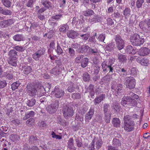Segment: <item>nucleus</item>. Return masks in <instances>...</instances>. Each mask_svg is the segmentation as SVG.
<instances>
[{
    "mask_svg": "<svg viewBox=\"0 0 150 150\" xmlns=\"http://www.w3.org/2000/svg\"><path fill=\"white\" fill-rule=\"evenodd\" d=\"M8 62L12 66L16 67L17 65V58L16 57H14L13 58H10Z\"/></svg>",
    "mask_w": 150,
    "mask_h": 150,
    "instance_id": "30",
    "label": "nucleus"
},
{
    "mask_svg": "<svg viewBox=\"0 0 150 150\" xmlns=\"http://www.w3.org/2000/svg\"><path fill=\"white\" fill-rule=\"evenodd\" d=\"M124 129L127 132H129L134 129V121L131 119V117L129 115L124 116Z\"/></svg>",
    "mask_w": 150,
    "mask_h": 150,
    "instance_id": "2",
    "label": "nucleus"
},
{
    "mask_svg": "<svg viewBox=\"0 0 150 150\" xmlns=\"http://www.w3.org/2000/svg\"><path fill=\"white\" fill-rule=\"evenodd\" d=\"M35 121V120L33 118H31L26 121V124L28 125H33L34 124Z\"/></svg>",
    "mask_w": 150,
    "mask_h": 150,
    "instance_id": "64",
    "label": "nucleus"
},
{
    "mask_svg": "<svg viewBox=\"0 0 150 150\" xmlns=\"http://www.w3.org/2000/svg\"><path fill=\"white\" fill-rule=\"evenodd\" d=\"M75 140L77 146L79 147H81L82 146V141L81 139L79 137H76Z\"/></svg>",
    "mask_w": 150,
    "mask_h": 150,
    "instance_id": "37",
    "label": "nucleus"
},
{
    "mask_svg": "<svg viewBox=\"0 0 150 150\" xmlns=\"http://www.w3.org/2000/svg\"><path fill=\"white\" fill-rule=\"evenodd\" d=\"M94 107H91L89 111L86 115L85 119L86 120H88L91 118L94 112Z\"/></svg>",
    "mask_w": 150,
    "mask_h": 150,
    "instance_id": "15",
    "label": "nucleus"
},
{
    "mask_svg": "<svg viewBox=\"0 0 150 150\" xmlns=\"http://www.w3.org/2000/svg\"><path fill=\"white\" fill-rule=\"evenodd\" d=\"M89 48V47L88 45H82L80 49L79 52L82 53L86 52Z\"/></svg>",
    "mask_w": 150,
    "mask_h": 150,
    "instance_id": "42",
    "label": "nucleus"
},
{
    "mask_svg": "<svg viewBox=\"0 0 150 150\" xmlns=\"http://www.w3.org/2000/svg\"><path fill=\"white\" fill-rule=\"evenodd\" d=\"M59 106V101L55 100L53 103L48 105L46 108L47 111L50 114H52L55 113Z\"/></svg>",
    "mask_w": 150,
    "mask_h": 150,
    "instance_id": "6",
    "label": "nucleus"
},
{
    "mask_svg": "<svg viewBox=\"0 0 150 150\" xmlns=\"http://www.w3.org/2000/svg\"><path fill=\"white\" fill-rule=\"evenodd\" d=\"M107 24L108 25L111 26L114 24V22L111 18H109L107 19Z\"/></svg>",
    "mask_w": 150,
    "mask_h": 150,
    "instance_id": "63",
    "label": "nucleus"
},
{
    "mask_svg": "<svg viewBox=\"0 0 150 150\" xmlns=\"http://www.w3.org/2000/svg\"><path fill=\"white\" fill-rule=\"evenodd\" d=\"M71 98L74 100L79 99L81 97V95L79 93H74L72 94Z\"/></svg>",
    "mask_w": 150,
    "mask_h": 150,
    "instance_id": "53",
    "label": "nucleus"
},
{
    "mask_svg": "<svg viewBox=\"0 0 150 150\" xmlns=\"http://www.w3.org/2000/svg\"><path fill=\"white\" fill-rule=\"evenodd\" d=\"M130 42L134 45L139 46L143 44L144 40H141L138 35V34L135 33L132 35L130 38Z\"/></svg>",
    "mask_w": 150,
    "mask_h": 150,
    "instance_id": "5",
    "label": "nucleus"
},
{
    "mask_svg": "<svg viewBox=\"0 0 150 150\" xmlns=\"http://www.w3.org/2000/svg\"><path fill=\"white\" fill-rule=\"evenodd\" d=\"M74 140L72 138H70L68 141V147L69 148H72L73 147L74 145Z\"/></svg>",
    "mask_w": 150,
    "mask_h": 150,
    "instance_id": "60",
    "label": "nucleus"
},
{
    "mask_svg": "<svg viewBox=\"0 0 150 150\" xmlns=\"http://www.w3.org/2000/svg\"><path fill=\"white\" fill-rule=\"evenodd\" d=\"M150 52V50L147 47H142L140 48L138 52L140 56H144L148 55Z\"/></svg>",
    "mask_w": 150,
    "mask_h": 150,
    "instance_id": "13",
    "label": "nucleus"
},
{
    "mask_svg": "<svg viewBox=\"0 0 150 150\" xmlns=\"http://www.w3.org/2000/svg\"><path fill=\"white\" fill-rule=\"evenodd\" d=\"M0 13L5 15H10L12 13L10 10L3 9L2 7L0 6Z\"/></svg>",
    "mask_w": 150,
    "mask_h": 150,
    "instance_id": "21",
    "label": "nucleus"
},
{
    "mask_svg": "<svg viewBox=\"0 0 150 150\" xmlns=\"http://www.w3.org/2000/svg\"><path fill=\"white\" fill-rule=\"evenodd\" d=\"M20 84L21 83L19 81H17L12 83L11 85V87L12 90L14 91L16 89H17Z\"/></svg>",
    "mask_w": 150,
    "mask_h": 150,
    "instance_id": "46",
    "label": "nucleus"
},
{
    "mask_svg": "<svg viewBox=\"0 0 150 150\" xmlns=\"http://www.w3.org/2000/svg\"><path fill=\"white\" fill-rule=\"evenodd\" d=\"M104 119L105 122L107 123H110L111 119V112L104 113Z\"/></svg>",
    "mask_w": 150,
    "mask_h": 150,
    "instance_id": "24",
    "label": "nucleus"
},
{
    "mask_svg": "<svg viewBox=\"0 0 150 150\" xmlns=\"http://www.w3.org/2000/svg\"><path fill=\"white\" fill-rule=\"evenodd\" d=\"M4 75L9 80H11L13 78V75L10 71H6Z\"/></svg>",
    "mask_w": 150,
    "mask_h": 150,
    "instance_id": "43",
    "label": "nucleus"
},
{
    "mask_svg": "<svg viewBox=\"0 0 150 150\" xmlns=\"http://www.w3.org/2000/svg\"><path fill=\"white\" fill-rule=\"evenodd\" d=\"M10 138L11 140L15 142L18 140L19 139V136L17 134H12L10 136Z\"/></svg>",
    "mask_w": 150,
    "mask_h": 150,
    "instance_id": "48",
    "label": "nucleus"
},
{
    "mask_svg": "<svg viewBox=\"0 0 150 150\" xmlns=\"http://www.w3.org/2000/svg\"><path fill=\"white\" fill-rule=\"evenodd\" d=\"M13 39L16 41H20L23 40V37L22 35L17 34L13 36Z\"/></svg>",
    "mask_w": 150,
    "mask_h": 150,
    "instance_id": "41",
    "label": "nucleus"
},
{
    "mask_svg": "<svg viewBox=\"0 0 150 150\" xmlns=\"http://www.w3.org/2000/svg\"><path fill=\"white\" fill-rule=\"evenodd\" d=\"M26 88L30 96H34L37 94V90L33 86H27Z\"/></svg>",
    "mask_w": 150,
    "mask_h": 150,
    "instance_id": "12",
    "label": "nucleus"
},
{
    "mask_svg": "<svg viewBox=\"0 0 150 150\" xmlns=\"http://www.w3.org/2000/svg\"><path fill=\"white\" fill-rule=\"evenodd\" d=\"M13 48L16 50L20 52H22L25 50V47L21 46H15L13 47Z\"/></svg>",
    "mask_w": 150,
    "mask_h": 150,
    "instance_id": "45",
    "label": "nucleus"
},
{
    "mask_svg": "<svg viewBox=\"0 0 150 150\" xmlns=\"http://www.w3.org/2000/svg\"><path fill=\"white\" fill-rule=\"evenodd\" d=\"M49 23L50 26L52 28L56 26L58 24L57 22L54 21L53 20L50 19L49 20Z\"/></svg>",
    "mask_w": 150,
    "mask_h": 150,
    "instance_id": "57",
    "label": "nucleus"
},
{
    "mask_svg": "<svg viewBox=\"0 0 150 150\" xmlns=\"http://www.w3.org/2000/svg\"><path fill=\"white\" fill-rule=\"evenodd\" d=\"M101 66L103 72L106 73L108 71L109 73H113L116 65L114 64L112 59H109L107 61H103L101 64Z\"/></svg>",
    "mask_w": 150,
    "mask_h": 150,
    "instance_id": "1",
    "label": "nucleus"
},
{
    "mask_svg": "<svg viewBox=\"0 0 150 150\" xmlns=\"http://www.w3.org/2000/svg\"><path fill=\"white\" fill-rule=\"evenodd\" d=\"M131 12V11L129 8L127 7L125 8L123 11V14L125 18L130 15Z\"/></svg>",
    "mask_w": 150,
    "mask_h": 150,
    "instance_id": "36",
    "label": "nucleus"
},
{
    "mask_svg": "<svg viewBox=\"0 0 150 150\" xmlns=\"http://www.w3.org/2000/svg\"><path fill=\"white\" fill-rule=\"evenodd\" d=\"M35 114V112L32 111L27 112L25 113V116L23 117V120H26L30 117H32L34 116Z\"/></svg>",
    "mask_w": 150,
    "mask_h": 150,
    "instance_id": "31",
    "label": "nucleus"
},
{
    "mask_svg": "<svg viewBox=\"0 0 150 150\" xmlns=\"http://www.w3.org/2000/svg\"><path fill=\"white\" fill-rule=\"evenodd\" d=\"M69 28V27L68 25L66 24H64L63 25H62L60 27L59 30L60 32L64 33L66 32Z\"/></svg>",
    "mask_w": 150,
    "mask_h": 150,
    "instance_id": "39",
    "label": "nucleus"
},
{
    "mask_svg": "<svg viewBox=\"0 0 150 150\" xmlns=\"http://www.w3.org/2000/svg\"><path fill=\"white\" fill-rule=\"evenodd\" d=\"M57 52L59 55L62 54L63 53V51L60 46L58 42L57 43V49L56 50Z\"/></svg>",
    "mask_w": 150,
    "mask_h": 150,
    "instance_id": "59",
    "label": "nucleus"
},
{
    "mask_svg": "<svg viewBox=\"0 0 150 150\" xmlns=\"http://www.w3.org/2000/svg\"><path fill=\"white\" fill-rule=\"evenodd\" d=\"M17 55V52L15 50H11L8 53V56L10 58H13V57H16Z\"/></svg>",
    "mask_w": 150,
    "mask_h": 150,
    "instance_id": "50",
    "label": "nucleus"
},
{
    "mask_svg": "<svg viewBox=\"0 0 150 150\" xmlns=\"http://www.w3.org/2000/svg\"><path fill=\"white\" fill-rule=\"evenodd\" d=\"M95 122H97L98 123H101L102 122V116L100 115H97L96 118L94 119Z\"/></svg>",
    "mask_w": 150,
    "mask_h": 150,
    "instance_id": "62",
    "label": "nucleus"
},
{
    "mask_svg": "<svg viewBox=\"0 0 150 150\" xmlns=\"http://www.w3.org/2000/svg\"><path fill=\"white\" fill-rule=\"evenodd\" d=\"M44 93H45L44 88L42 86H41L37 92V94L39 96L41 97L44 95Z\"/></svg>",
    "mask_w": 150,
    "mask_h": 150,
    "instance_id": "51",
    "label": "nucleus"
},
{
    "mask_svg": "<svg viewBox=\"0 0 150 150\" xmlns=\"http://www.w3.org/2000/svg\"><path fill=\"white\" fill-rule=\"evenodd\" d=\"M103 142L101 139H99L96 142V148L97 149H99L101 147Z\"/></svg>",
    "mask_w": 150,
    "mask_h": 150,
    "instance_id": "55",
    "label": "nucleus"
},
{
    "mask_svg": "<svg viewBox=\"0 0 150 150\" xmlns=\"http://www.w3.org/2000/svg\"><path fill=\"white\" fill-rule=\"evenodd\" d=\"M110 105L108 103H105L103 106L104 113L110 112L108 108L110 107Z\"/></svg>",
    "mask_w": 150,
    "mask_h": 150,
    "instance_id": "58",
    "label": "nucleus"
},
{
    "mask_svg": "<svg viewBox=\"0 0 150 150\" xmlns=\"http://www.w3.org/2000/svg\"><path fill=\"white\" fill-rule=\"evenodd\" d=\"M112 107L117 112H119L120 110V106L117 102L115 101L113 103Z\"/></svg>",
    "mask_w": 150,
    "mask_h": 150,
    "instance_id": "35",
    "label": "nucleus"
},
{
    "mask_svg": "<svg viewBox=\"0 0 150 150\" xmlns=\"http://www.w3.org/2000/svg\"><path fill=\"white\" fill-rule=\"evenodd\" d=\"M76 119L77 121H80L82 122L83 120V115L81 113L76 114Z\"/></svg>",
    "mask_w": 150,
    "mask_h": 150,
    "instance_id": "54",
    "label": "nucleus"
},
{
    "mask_svg": "<svg viewBox=\"0 0 150 150\" xmlns=\"http://www.w3.org/2000/svg\"><path fill=\"white\" fill-rule=\"evenodd\" d=\"M137 71L138 70L136 68L133 67L130 69V71L129 72V73L131 75L135 76L137 75Z\"/></svg>",
    "mask_w": 150,
    "mask_h": 150,
    "instance_id": "47",
    "label": "nucleus"
},
{
    "mask_svg": "<svg viewBox=\"0 0 150 150\" xmlns=\"http://www.w3.org/2000/svg\"><path fill=\"white\" fill-rule=\"evenodd\" d=\"M4 6L7 7L11 6V2L9 0H1Z\"/></svg>",
    "mask_w": 150,
    "mask_h": 150,
    "instance_id": "52",
    "label": "nucleus"
},
{
    "mask_svg": "<svg viewBox=\"0 0 150 150\" xmlns=\"http://www.w3.org/2000/svg\"><path fill=\"white\" fill-rule=\"evenodd\" d=\"M105 95L104 94H100L99 96H97L93 101L94 105H98L105 99Z\"/></svg>",
    "mask_w": 150,
    "mask_h": 150,
    "instance_id": "14",
    "label": "nucleus"
},
{
    "mask_svg": "<svg viewBox=\"0 0 150 150\" xmlns=\"http://www.w3.org/2000/svg\"><path fill=\"white\" fill-rule=\"evenodd\" d=\"M36 102V100L34 98H32L28 100L27 102V105L30 107L33 106Z\"/></svg>",
    "mask_w": 150,
    "mask_h": 150,
    "instance_id": "38",
    "label": "nucleus"
},
{
    "mask_svg": "<svg viewBox=\"0 0 150 150\" xmlns=\"http://www.w3.org/2000/svg\"><path fill=\"white\" fill-rule=\"evenodd\" d=\"M75 87L74 84L72 82H70L67 89L68 91L70 93H72L74 91Z\"/></svg>",
    "mask_w": 150,
    "mask_h": 150,
    "instance_id": "40",
    "label": "nucleus"
},
{
    "mask_svg": "<svg viewBox=\"0 0 150 150\" xmlns=\"http://www.w3.org/2000/svg\"><path fill=\"white\" fill-rule=\"evenodd\" d=\"M22 68L23 72L25 74L28 75L32 71V69L30 66H23Z\"/></svg>",
    "mask_w": 150,
    "mask_h": 150,
    "instance_id": "17",
    "label": "nucleus"
},
{
    "mask_svg": "<svg viewBox=\"0 0 150 150\" xmlns=\"http://www.w3.org/2000/svg\"><path fill=\"white\" fill-rule=\"evenodd\" d=\"M59 67H54L50 71V73L54 75H59L61 70V69H60Z\"/></svg>",
    "mask_w": 150,
    "mask_h": 150,
    "instance_id": "28",
    "label": "nucleus"
},
{
    "mask_svg": "<svg viewBox=\"0 0 150 150\" xmlns=\"http://www.w3.org/2000/svg\"><path fill=\"white\" fill-rule=\"evenodd\" d=\"M83 15L86 16H90L94 14V11L92 10L88 9L83 11Z\"/></svg>",
    "mask_w": 150,
    "mask_h": 150,
    "instance_id": "34",
    "label": "nucleus"
},
{
    "mask_svg": "<svg viewBox=\"0 0 150 150\" xmlns=\"http://www.w3.org/2000/svg\"><path fill=\"white\" fill-rule=\"evenodd\" d=\"M68 55L71 58H74L75 57V52L74 49H71L70 48H69L68 49Z\"/></svg>",
    "mask_w": 150,
    "mask_h": 150,
    "instance_id": "29",
    "label": "nucleus"
},
{
    "mask_svg": "<svg viewBox=\"0 0 150 150\" xmlns=\"http://www.w3.org/2000/svg\"><path fill=\"white\" fill-rule=\"evenodd\" d=\"M130 97L129 96H124L122 99V101L121 102V103L122 105L124 106L125 105L128 104L130 100Z\"/></svg>",
    "mask_w": 150,
    "mask_h": 150,
    "instance_id": "32",
    "label": "nucleus"
},
{
    "mask_svg": "<svg viewBox=\"0 0 150 150\" xmlns=\"http://www.w3.org/2000/svg\"><path fill=\"white\" fill-rule=\"evenodd\" d=\"M52 93L54 95L55 97L57 98H60L64 96V91L59 88L58 87L56 86L54 88V91L52 92Z\"/></svg>",
    "mask_w": 150,
    "mask_h": 150,
    "instance_id": "10",
    "label": "nucleus"
},
{
    "mask_svg": "<svg viewBox=\"0 0 150 150\" xmlns=\"http://www.w3.org/2000/svg\"><path fill=\"white\" fill-rule=\"evenodd\" d=\"M100 17L98 16H94L93 18H89L88 21L90 23L93 24L100 21Z\"/></svg>",
    "mask_w": 150,
    "mask_h": 150,
    "instance_id": "20",
    "label": "nucleus"
},
{
    "mask_svg": "<svg viewBox=\"0 0 150 150\" xmlns=\"http://www.w3.org/2000/svg\"><path fill=\"white\" fill-rule=\"evenodd\" d=\"M140 28L144 32L150 33V19L148 21H142L139 24Z\"/></svg>",
    "mask_w": 150,
    "mask_h": 150,
    "instance_id": "7",
    "label": "nucleus"
},
{
    "mask_svg": "<svg viewBox=\"0 0 150 150\" xmlns=\"http://www.w3.org/2000/svg\"><path fill=\"white\" fill-rule=\"evenodd\" d=\"M144 2V0H137L136 2V6L137 8H141Z\"/></svg>",
    "mask_w": 150,
    "mask_h": 150,
    "instance_id": "56",
    "label": "nucleus"
},
{
    "mask_svg": "<svg viewBox=\"0 0 150 150\" xmlns=\"http://www.w3.org/2000/svg\"><path fill=\"white\" fill-rule=\"evenodd\" d=\"M88 62V59L87 58H85L82 61L81 64V66L83 67L84 68L86 67L87 65Z\"/></svg>",
    "mask_w": 150,
    "mask_h": 150,
    "instance_id": "49",
    "label": "nucleus"
},
{
    "mask_svg": "<svg viewBox=\"0 0 150 150\" xmlns=\"http://www.w3.org/2000/svg\"><path fill=\"white\" fill-rule=\"evenodd\" d=\"M82 79L85 82H88L91 80L90 74L87 72L84 73L82 76Z\"/></svg>",
    "mask_w": 150,
    "mask_h": 150,
    "instance_id": "23",
    "label": "nucleus"
},
{
    "mask_svg": "<svg viewBox=\"0 0 150 150\" xmlns=\"http://www.w3.org/2000/svg\"><path fill=\"white\" fill-rule=\"evenodd\" d=\"M62 112L64 117L66 119L72 117L74 113L72 106L69 104L64 105L63 107Z\"/></svg>",
    "mask_w": 150,
    "mask_h": 150,
    "instance_id": "3",
    "label": "nucleus"
},
{
    "mask_svg": "<svg viewBox=\"0 0 150 150\" xmlns=\"http://www.w3.org/2000/svg\"><path fill=\"white\" fill-rule=\"evenodd\" d=\"M122 87V85L120 83H119L118 85L113 84L111 86V89L113 93L117 96V94H118L119 93H121Z\"/></svg>",
    "mask_w": 150,
    "mask_h": 150,
    "instance_id": "11",
    "label": "nucleus"
},
{
    "mask_svg": "<svg viewBox=\"0 0 150 150\" xmlns=\"http://www.w3.org/2000/svg\"><path fill=\"white\" fill-rule=\"evenodd\" d=\"M45 52V48L43 47H40L32 55V57L36 61L38 60L44 54Z\"/></svg>",
    "mask_w": 150,
    "mask_h": 150,
    "instance_id": "9",
    "label": "nucleus"
},
{
    "mask_svg": "<svg viewBox=\"0 0 150 150\" xmlns=\"http://www.w3.org/2000/svg\"><path fill=\"white\" fill-rule=\"evenodd\" d=\"M116 42V47L119 50H121L124 48L125 45L124 41L121 37L119 35H116L115 38Z\"/></svg>",
    "mask_w": 150,
    "mask_h": 150,
    "instance_id": "8",
    "label": "nucleus"
},
{
    "mask_svg": "<svg viewBox=\"0 0 150 150\" xmlns=\"http://www.w3.org/2000/svg\"><path fill=\"white\" fill-rule=\"evenodd\" d=\"M127 68H123L122 69L120 68L118 70V72L120 74V75L123 76L124 75H126L127 74Z\"/></svg>",
    "mask_w": 150,
    "mask_h": 150,
    "instance_id": "44",
    "label": "nucleus"
},
{
    "mask_svg": "<svg viewBox=\"0 0 150 150\" xmlns=\"http://www.w3.org/2000/svg\"><path fill=\"white\" fill-rule=\"evenodd\" d=\"M120 121L118 118L114 117L112 119V123L115 127H119L120 125Z\"/></svg>",
    "mask_w": 150,
    "mask_h": 150,
    "instance_id": "22",
    "label": "nucleus"
},
{
    "mask_svg": "<svg viewBox=\"0 0 150 150\" xmlns=\"http://www.w3.org/2000/svg\"><path fill=\"white\" fill-rule=\"evenodd\" d=\"M136 80L132 76L126 77L125 80L124 84L129 89L134 88L136 84Z\"/></svg>",
    "mask_w": 150,
    "mask_h": 150,
    "instance_id": "4",
    "label": "nucleus"
},
{
    "mask_svg": "<svg viewBox=\"0 0 150 150\" xmlns=\"http://www.w3.org/2000/svg\"><path fill=\"white\" fill-rule=\"evenodd\" d=\"M38 139L36 136L34 135H31L30 136L28 141L30 144H36L37 142Z\"/></svg>",
    "mask_w": 150,
    "mask_h": 150,
    "instance_id": "25",
    "label": "nucleus"
},
{
    "mask_svg": "<svg viewBox=\"0 0 150 150\" xmlns=\"http://www.w3.org/2000/svg\"><path fill=\"white\" fill-rule=\"evenodd\" d=\"M121 143L119 139L116 138H114L112 141V145L116 147L121 146Z\"/></svg>",
    "mask_w": 150,
    "mask_h": 150,
    "instance_id": "33",
    "label": "nucleus"
},
{
    "mask_svg": "<svg viewBox=\"0 0 150 150\" xmlns=\"http://www.w3.org/2000/svg\"><path fill=\"white\" fill-rule=\"evenodd\" d=\"M77 31L71 30L67 33V36L69 38H74L79 35Z\"/></svg>",
    "mask_w": 150,
    "mask_h": 150,
    "instance_id": "16",
    "label": "nucleus"
},
{
    "mask_svg": "<svg viewBox=\"0 0 150 150\" xmlns=\"http://www.w3.org/2000/svg\"><path fill=\"white\" fill-rule=\"evenodd\" d=\"M42 4L44 6L47 8H49L51 7V3L49 1H46L42 2Z\"/></svg>",
    "mask_w": 150,
    "mask_h": 150,
    "instance_id": "61",
    "label": "nucleus"
},
{
    "mask_svg": "<svg viewBox=\"0 0 150 150\" xmlns=\"http://www.w3.org/2000/svg\"><path fill=\"white\" fill-rule=\"evenodd\" d=\"M94 86L90 84L87 88V91L89 92L92 98H93L94 96V92L93 91Z\"/></svg>",
    "mask_w": 150,
    "mask_h": 150,
    "instance_id": "27",
    "label": "nucleus"
},
{
    "mask_svg": "<svg viewBox=\"0 0 150 150\" xmlns=\"http://www.w3.org/2000/svg\"><path fill=\"white\" fill-rule=\"evenodd\" d=\"M119 61L121 63L126 62L127 60V56L121 53H119L117 56Z\"/></svg>",
    "mask_w": 150,
    "mask_h": 150,
    "instance_id": "19",
    "label": "nucleus"
},
{
    "mask_svg": "<svg viewBox=\"0 0 150 150\" xmlns=\"http://www.w3.org/2000/svg\"><path fill=\"white\" fill-rule=\"evenodd\" d=\"M137 61L142 65H146L149 64V61L146 59L139 57L137 59Z\"/></svg>",
    "mask_w": 150,
    "mask_h": 150,
    "instance_id": "18",
    "label": "nucleus"
},
{
    "mask_svg": "<svg viewBox=\"0 0 150 150\" xmlns=\"http://www.w3.org/2000/svg\"><path fill=\"white\" fill-rule=\"evenodd\" d=\"M130 100L128 104V107L129 108L136 107L137 103V101L134 99H132L130 97Z\"/></svg>",
    "mask_w": 150,
    "mask_h": 150,
    "instance_id": "26",
    "label": "nucleus"
}]
</instances>
